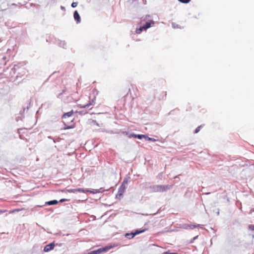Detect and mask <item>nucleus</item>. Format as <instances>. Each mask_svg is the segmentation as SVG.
<instances>
[{"label":"nucleus","mask_w":254,"mask_h":254,"mask_svg":"<svg viewBox=\"0 0 254 254\" xmlns=\"http://www.w3.org/2000/svg\"><path fill=\"white\" fill-rule=\"evenodd\" d=\"M88 98L89 100L87 103L80 104L78 106H80V108H88L90 106L94 104L96 100L95 91H92V93L90 94Z\"/></svg>","instance_id":"nucleus-1"},{"label":"nucleus","mask_w":254,"mask_h":254,"mask_svg":"<svg viewBox=\"0 0 254 254\" xmlns=\"http://www.w3.org/2000/svg\"><path fill=\"white\" fill-rule=\"evenodd\" d=\"M171 188L170 185H156L152 187L153 191L155 192H165Z\"/></svg>","instance_id":"nucleus-2"},{"label":"nucleus","mask_w":254,"mask_h":254,"mask_svg":"<svg viewBox=\"0 0 254 254\" xmlns=\"http://www.w3.org/2000/svg\"><path fill=\"white\" fill-rule=\"evenodd\" d=\"M154 25V21L153 20H150L147 22H146L145 24L141 26L139 28H137L136 29V33L137 34H140L143 30H146L148 28L150 27L153 26Z\"/></svg>","instance_id":"nucleus-3"},{"label":"nucleus","mask_w":254,"mask_h":254,"mask_svg":"<svg viewBox=\"0 0 254 254\" xmlns=\"http://www.w3.org/2000/svg\"><path fill=\"white\" fill-rule=\"evenodd\" d=\"M73 113V112L72 110H71V111L70 112H68L67 113H65L63 116V119L64 120V123L65 125V127H64V128L65 129H70V128H72L74 127V125H72L71 126H68V125H66V121H65V119L67 118H69V117H70L72 114Z\"/></svg>","instance_id":"nucleus-4"},{"label":"nucleus","mask_w":254,"mask_h":254,"mask_svg":"<svg viewBox=\"0 0 254 254\" xmlns=\"http://www.w3.org/2000/svg\"><path fill=\"white\" fill-rule=\"evenodd\" d=\"M114 247H115V246H107L104 248H100L97 250H95V251H93L92 252H91L90 253H89L88 254H100L103 252H107L108 251H109V250L113 248Z\"/></svg>","instance_id":"nucleus-5"},{"label":"nucleus","mask_w":254,"mask_h":254,"mask_svg":"<svg viewBox=\"0 0 254 254\" xmlns=\"http://www.w3.org/2000/svg\"><path fill=\"white\" fill-rule=\"evenodd\" d=\"M146 230V229H142L141 230H136L134 233H127L126 234V237L130 239L133 238L136 235L144 232Z\"/></svg>","instance_id":"nucleus-6"},{"label":"nucleus","mask_w":254,"mask_h":254,"mask_svg":"<svg viewBox=\"0 0 254 254\" xmlns=\"http://www.w3.org/2000/svg\"><path fill=\"white\" fill-rule=\"evenodd\" d=\"M55 245L54 243H52L50 244L47 245L44 248V251L45 252H49L53 250L55 248Z\"/></svg>","instance_id":"nucleus-7"},{"label":"nucleus","mask_w":254,"mask_h":254,"mask_svg":"<svg viewBox=\"0 0 254 254\" xmlns=\"http://www.w3.org/2000/svg\"><path fill=\"white\" fill-rule=\"evenodd\" d=\"M88 191H89L88 190H85L82 188H78V189H70V190H67L68 192H72V193H75L76 192H80L85 193V192H87Z\"/></svg>","instance_id":"nucleus-8"},{"label":"nucleus","mask_w":254,"mask_h":254,"mask_svg":"<svg viewBox=\"0 0 254 254\" xmlns=\"http://www.w3.org/2000/svg\"><path fill=\"white\" fill-rule=\"evenodd\" d=\"M73 16L74 19L76 21L77 23H79L80 22L81 19L80 15L76 10L74 11Z\"/></svg>","instance_id":"nucleus-9"},{"label":"nucleus","mask_w":254,"mask_h":254,"mask_svg":"<svg viewBox=\"0 0 254 254\" xmlns=\"http://www.w3.org/2000/svg\"><path fill=\"white\" fill-rule=\"evenodd\" d=\"M59 202L58 201L56 200H53L49 201H47L45 203L46 205H52L58 204Z\"/></svg>","instance_id":"nucleus-10"},{"label":"nucleus","mask_w":254,"mask_h":254,"mask_svg":"<svg viewBox=\"0 0 254 254\" xmlns=\"http://www.w3.org/2000/svg\"><path fill=\"white\" fill-rule=\"evenodd\" d=\"M135 137H136L137 138L140 139H141L143 138L146 137V135H143V134H137L136 136H135Z\"/></svg>","instance_id":"nucleus-11"},{"label":"nucleus","mask_w":254,"mask_h":254,"mask_svg":"<svg viewBox=\"0 0 254 254\" xmlns=\"http://www.w3.org/2000/svg\"><path fill=\"white\" fill-rule=\"evenodd\" d=\"M88 190L89 191L88 192H89L90 193H93V194L100 192L99 190Z\"/></svg>","instance_id":"nucleus-12"},{"label":"nucleus","mask_w":254,"mask_h":254,"mask_svg":"<svg viewBox=\"0 0 254 254\" xmlns=\"http://www.w3.org/2000/svg\"><path fill=\"white\" fill-rule=\"evenodd\" d=\"M180 2L184 3H189L191 0H178Z\"/></svg>","instance_id":"nucleus-13"},{"label":"nucleus","mask_w":254,"mask_h":254,"mask_svg":"<svg viewBox=\"0 0 254 254\" xmlns=\"http://www.w3.org/2000/svg\"><path fill=\"white\" fill-rule=\"evenodd\" d=\"M201 127V126H200L198 127H197L195 129L194 133H198V132L199 131V130H200V129Z\"/></svg>","instance_id":"nucleus-14"},{"label":"nucleus","mask_w":254,"mask_h":254,"mask_svg":"<svg viewBox=\"0 0 254 254\" xmlns=\"http://www.w3.org/2000/svg\"><path fill=\"white\" fill-rule=\"evenodd\" d=\"M77 2H73L71 4V6L72 7H75L77 6Z\"/></svg>","instance_id":"nucleus-15"},{"label":"nucleus","mask_w":254,"mask_h":254,"mask_svg":"<svg viewBox=\"0 0 254 254\" xmlns=\"http://www.w3.org/2000/svg\"><path fill=\"white\" fill-rule=\"evenodd\" d=\"M164 254H178L175 253H171L169 251L164 253Z\"/></svg>","instance_id":"nucleus-16"},{"label":"nucleus","mask_w":254,"mask_h":254,"mask_svg":"<svg viewBox=\"0 0 254 254\" xmlns=\"http://www.w3.org/2000/svg\"><path fill=\"white\" fill-rule=\"evenodd\" d=\"M66 201H68V199L63 198V199H61V200H60V201L59 202H63Z\"/></svg>","instance_id":"nucleus-17"},{"label":"nucleus","mask_w":254,"mask_h":254,"mask_svg":"<svg viewBox=\"0 0 254 254\" xmlns=\"http://www.w3.org/2000/svg\"><path fill=\"white\" fill-rule=\"evenodd\" d=\"M137 134H130L129 136V137H133L134 138H137L136 137H135V136H136Z\"/></svg>","instance_id":"nucleus-18"},{"label":"nucleus","mask_w":254,"mask_h":254,"mask_svg":"<svg viewBox=\"0 0 254 254\" xmlns=\"http://www.w3.org/2000/svg\"><path fill=\"white\" fill-rule=\"evenodd\" d=\"M6 211V210H0V213H4V212H5Z\"/></svg>","instance_id":"nucleus-19"},{"label":"nucleus","mask_w":254,"mask_h":254,"mask_svg":"<svg viewBox=\"0 0 254 254\" xmlns=\"http://www.w3.org/2000/svg\"><path fill=\"white\" fill-rule=\"evenodd\" d=\"M148 140H152V141H154V140H155V139H152V138H150V137H148Z\"/></svg>","instance_id":"nucleus-20"},{"label":"nucleus","mask_w":254,"mask_h":254,"mask_svg":"<svg viewBox=\"0 0 254 254\" xmlns=\"http://www.w3.org/2000/svg\"><path fill=\"white\" fill-rule=\"evenodd\" d=\"M20 210L19 209H16V210H15L14 211H13V212L14 211H19Z\"/></svg>","instance_id":"nucleus-21"},{"label":"nucleus","mask_w":254,"mask_h":254,"mask_svg":"<svg viewBox=\"0 0 254 254\" xmlns=\"http://www.w3.org/2000/svg\"><path fill=\"white\" fill-rule=\"evenodd\" d=\"M132 89H134V87H132ZM134 89H136V88L135 87Z\"/></svg>","instance_id":"nucleus-22"},{"label":"nucleus","mask_w":254,"mask_h":254,"mask_svg":"<svg viewBox=\"0 0 254 254\" xmlns=\"http://www.w3.org/2000/svg\"><path fill=\"white\" fill-rule=\"evenodd\" d=\"M166 95H167V93L165 92V96H166Z\"/></svg>","instance_id":"nucleus-23"}]
</instances>
